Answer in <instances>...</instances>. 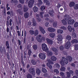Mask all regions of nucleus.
I'll return each mask as SVG.
<instances>
[{"label": "nucleus", "instance_id": "1", "mask_svg": "<svg viewBox=\"0 0 78 78\" xmlns=\"http://www.w3.org/2000/svg\"><path fill=\"white\" fill-rule=\"evenodd\" d=\"M42 49L43 51H48V48H47V46L46 44H43L42 45Z\"/></svg>", "mask_w": 78, "mask_h": 78}, {"label": "nucleus", "instance_id": "2", "mask_svg": "<svg viewBox=\"0 0 78 78\" xmlns=\"http://www.w3.org/2000/svg\"><path fill=\"white\" fill-rule=\"evenodd\" d=\"M71 46V43L70 42L68 41L67 42L65 45V48L66 49H69Z\"/></svg>", "mask_w": 78, "mask_h": 78}, {"label": "nucleus", "instance_id": "3", "mask_svg": "<svg viewBox=\"0 0 78 78\" xmlns=\"http://www.w3.org/2000/svg\"><path fill=\"white\" fill-rule=\"evenodd\" d=\"M34 0H30L28 2V5L30 8H31L33 6V5L34 4Z\"/></svg>", "mask_w": 78, "mask_h": 78}, {"label": "nucleus", "instance_id": "4", "mask_svg": "<svg viewBox=\"0 0 78 78\" xmlns=\"http://www.w3.org/2000/svg\"><path fill=\"white\" fill-rule=\"evenodd\" d=\"M34 68H30L28 71L30 73H31L33 76H34L35 75V72H34Z\"/></svg>", "mask_w": 78, "mask_h": 78}, {"label": "nucleus", "instance_id": "5", "mask_svg": "<svg viewBox=\"0 0 78 78\" xmlns=\"http://www.w3.org/2000/svg\"><path fill=\"white\" fill-rule=\"evenodd\" d=\"M12 19H10L9 20H9H7V22H6V26H7V27H8V26H9V25L11 27V26H12Z\"/></svg>", "mask_w": 78, "mask_h": 78}, {"label": "nucleus", "instance_id": "6", "mask_svg": "<svg viewBox=\"0 0 78 78\" xmlns=\"http://www.w3.org/2000/svg\"><path fill=\"white\" fill-rule=\"evenodd\" d=\"M38 56L40 58H41V59H44L45 58V55L44 54H39L38 55Z\"/></svg>", "mask_w": 78, "mask_h": 78}, {"label": "nucleus", "instance_id": "7", "mask_svg": "<svg viewBox=\"0 0 78 78\" xmlns=\"http://www.w3.org/2000/svg\"><path fill=\"white\" fill-rule=\"evenodd\" d=\"M75 23V20H70L68 21L69 25H73Z\"/></svg>", "mask_w": 78, "mask_h": 78}, {"label": "nucleus", "instance_id": "8", "mask_svg": "<svg viewBox=\"0 0 78 78\" xmlns=\"http://www.w3.org/2000/svg\"><path fill=\"white\" fill-rule=\"evenodd\" d=\"M62 61L64 62L66 64H68V61L64 57H63L62 58Z\"/></svg>", "mask_w": 78, "mask_h": 78}, {"label": "nucleus", "instance_id": "9", "mask_svg": "<svg viewBox=\"0 0 78 78\" xmlns=\"http://www.w3.org/2000/svg\"><path fill=\"white\" fill-rule=\"evenodd\" d=\"M58 38L57 40L58 41H62V36L61 35H58L57 36Z\"/></svg>", "mask_w": 78, "mask_h": 78}, {"label": "nucleus", "instance_id": "10", "mask_svg": "<svg viewBox=\"0 0 78 78\" xmlns=\"http://www.w3.org/2000/svg\"><path fill=\"white\" fill-rule=\"evenodd\" d=\"M64 19H65V20L67 21L68 20L70 19V16L69 15H65L64 16Z\"/></svg>", "mask_w": 78, "mask_h": 78}, {"label": "nucleus", "instance_id": "11", "mask_svg": "<svg viewBox=\"0 0 78 78\" xmlns=\"http://www.w3.org/2000/svg\"><path fill=\"white\" fill-rule=\"evenodd\" d=\"M51 48L52 51H54V52H55V53H57L58 51V49L56 48L52 47Z\"/></svg>", "mask_w": 78, "mask_h": 78}, {"label": "nucleus", "instance_id": "12", "mask_svg": "<svg viewBox=\"0 0 78 78\" xmlns=\"http://www.w3.org/2000/svg\"><path fill=\"white\" fill-rule=\"evenodd\" d=\"M48 30L49 31H50V32H54L55 31V30L54 28H52V27H49L48 28Z\"/></svg>", "mask_w": 78, "mask_h": 78}, {"label": "nucleus", "instance_id": "13", "mask_svg": "<svg viewBox=\"0 0 78 78\" xmlns=\"http://www.w3.org/2000/svg\"><path fill=\"white\" fill-rule=\"evenodd\" d=\"M39 28L42 33L43 34H45V30H44V28H42V27H40Z\"/></svg>", "mask_w": 78, "mask_h": 78}, {"label": "nucleus", "instance_id": "14", "mask_svg": "<svg viewBox=\"0 0 78 78\" xmlns=\"http://www.w3.org/2000/svg\"><path fill=\"white\" fill-rule=\"evenodd\" d=\"M53 13H54V12L53 10H50L49 12V14L50 16H51V17H53V16H54Z\"/></svg>", "mask_w": 78, "mask_h": 78}, {"label": "nucleus", "instance_id": "15", "mask_svg": "<svg viewBox=\"0 0 78 78\" xmlns=\"http://www.w3.org/2000/svg\"><path fill=\"white\" fill-rule=\"evenodd\" d=\"M46 41L49 44H51V45L53 44V41L51 39H50L48 38H47Z\"/></svg>", "mask_w": 78, "mask_h": 78}, {"label": "nucleus", "instance_id": "16", "mask_svg": "<svg viewBox=\"0 0 78 78\" xmlns=\"http://www.w3.org/2000/svg\"><path fill=\"white\" fill-rule=\"evenodd\" d=\"M23 9L24 11L25 12L28 11V8L27 5H24Z\"/></svg>", "mask_w": 78, "mask_h": 78}, {"label": "nucleus", "instance_id": "17", "mask_svg": "<svg viewBox=\"0 0 78 78\" xmlns=\"http://www.w3.org/2000/svg\"><path fill=\"white\" fill-rule=\"evenodd\" d=\"M34 11L35 12H37V11H38V8H37V7L36 6H34L33 8Z\"/></svg>", "mask_w": 78, "mask_h": 78}, {"label": "nucleus", "instance_id": "18", "mask_svg": "<svg viewBox=\"0 0 78 78\" xmlns=\"http://www.w3.org/2000/svg\"><path fill=\"white\" fill-rule=\"evenodd\" d=\"M6 46L7 47V48L9 49L10 48V46H9V44L8 43V41H6Z\"/></svg>", "mask_w": 78, "mask_h": 78}, {"label": "nucleus", "instance_id": "19", "mask_svg": "<svg viewBox=\"0 0 78 78\" xmlns=\"http://www.w3.org/2000/svg\"><path fill=\"white\" fill-rule=\"evenodd\" d=\"M49 36L53 38L55 36V34L54 33H51L49 34Z\"/></svg>", "mask_w": 78, "mask_h": 78}, {"label": "nucleus", "instance_id": "20", "mask_svg": "<svg viewBox=\"0 0 78 78\" xmlns=\"http://www.w3.org/2000/svg\"><path fill=\"white\" fill-rule=\"evenodd\" d=\"M32 23H33V26H36L37 25V23H36V21L34 20H32Z\"/></svg>", "mask_w": 78, "mask_h": 78}, {"label": "nucleus", "instance_id": "21", "mask_svg": "<svg viewBox=\"0 0 78 78\" xmlns=\"http://www.w3.org/2000/svg\"><path fill=\"white\" fill-rule=\"evenodd\" d=\"M51 61H56V58L54 56H52L51 58Z\"/></svg>", "mask_w": 78, "mask_h": 78}, {"label": "nucleus", "instance_id": "22", "mask_svg": "<svg viewBox=\"0 0 78 78\" xmlns=\"http://www.w3.org/2000/svg\"><path fill=\"white\" fill-rule=\"evenodd\" d=\"M31 63L33 64V65H36V61L34 59L31 60Z\"/></svg>", "mask_w": 78, "mask_h": 78}, {"label": "nucleus", "instance_id": "23", "mask_svg": "<svg viewBox=\"0 0 78 78\" xmlns=\"http://www.w3.org/2000/svg\"><path fill=\"white\" fill-rule=\"evenodd\" d=\"M66 39L68 41H70V40H71V36L69 35H67L66 37Z\"/></svg>", "mask_w": 78, "mask_h": 78}, {"label": "nucleus", "instance_id": "24", "mask_svg": "<svg viewBox=\"0 0 78 78\" xmlns=\"http://www.w3.org/2000/svg\"><path fill=\"white\" fill-rule=\"evenodd\" d=\"M46 65L47 66H48V67H49V68L50 69H52V66H51V65H50V63H46Z\"/></svg>", "mask_w": 78, "mask_h": 78}, {"label": "nucleus", "instance_id": "25", "mask_svg": "<svg viewBox=\"0 0 78 78\" xmlns=\"http://www.w3.org/2000/svg\"><path fill=\"white\" fill-rule=\"evenodd\" d=\"M74 5H75V2H72L69 3V6L72 7L74 6Z\"/></svg>", "mask_w": 78, "mask_h": 78}, {"label": "nucleus", "instance_id": "26", "mask_svg": "<svg viewBox=\"0 0 78 78\" xmlns=\"http://www.w3.org/2000/svg\"><path fill=\"white\" fill-rule=\"evenodd\" d=\"M29 32L30 34H31V35H33L34 34V33H35V31L34 30H30L29 31Z\"/></svg>", "mask_w": 78, "mask_h": 78}, {"label": "nucleus", "instance_id": "27", "mask_svg": "<svg viewBox=\"0 0 78 78\" xmlns=\"http://www.w3.org/2000/svg\"><path fill=\"white\" fill-rule=\"evenodd\" d=\"M78 40L77 39H74L73 40L71 41V43L74 44V43H78Z\"/></svg>", "mask_w": 78, "mask_h": 78}, {"label": "nucleus", "instance_id": "28", "mask_svg": "<svg viewBox=\"0 0 78 78\" xmlns=\"http://www.w3.org/2000/svg\"><path fill=\"white\" fill-rule=\"evenodd\" d=\"M57 25H58V23L56 22H54L53 23V26L54 28H56L57 27Z\"/></svg>", "mask_w": 78, "mask_h": 78}, {"label": "nucleus", "instance_id": "29", "mask_svg": "<svg viewBox=\"0 0 78 78\" xmlns=\"http://www.w3.org/2000/svg\"><path fill=\"white\" fill-rule=\"evenodd\" d=\"M33 48L34 50H36L37 49V46L36 44H34L33 46Z\"/></svg>", "mask_w": 78, "mask_h": 78}, {"label": "nucleus", "instance_id": "30", "mask_svg": "<svg viewBox=\"0 0 78 78\" xmlns=\"http://www.w3.org/2000/svg\"><path fill=\"white\" fill-rule=\"evenodd\" d=\"M67 59L69 61V62H71L72 60V58L70 56H68L67 57Z\"/></svg>", "mask_w": 78, "mask_h": 78}, {"label": "nucleus", "instance_id": "31", "mask_svg": "<svg viewBox=\"0 0 78 78\" xmlns=\"http://www.w3.org/2000/svg\"><path fill=\"white\" fill-rule=\"evenodd\" d=\"M24 16L25 18H28L29 17V13L26 12L25 13Z\"/></svg>", "mask_w": 78, "mask_h": 78}, {"label": "nucleus", "instance_id": "32", "mask_svg": "<svg viewBox=\"0 0 78 78\" xmlns=\"http://www.w3.org/2000/svg\"><path fill=\"white\" fill-rule=\"evenodd\" d=\"M17 12L18 13H19L20 15H22L23 14V13H22V12L21 11V10L20 9H18L17 10Z\"/></svg>", "mask_w": 78, "mask_h": 78}, {"label": "nucleus", "instance_id": "33", "mask_svg": "<svg viewBox=\"0 0 78 78\" xmlns=\"http://www.w3.org/2000/svg\"><path fill=\"white\" fill-rule=\"evenodd\" d=\"M42 71L43 73H47V69L43 67L42 68Z\"/></svg>", "mask_w": 78, "mask_h": 78}, {"label": "nucleus", "instance_id": "34", "mask_svg": "<svg viewBox=\"0 0 78 78\" xmlns=\"http://www.w3.org/2000/svg\"><path fill=\"white\" fill-rule=\"evenodd\" d=\"M53 55V53L51 51H48V55L49 56H51Z\"/></svg>", "mask_w": 78, "mask_h": 78}, {"label": "nucleus", "instance_id": "35", "mask_svg": "<svg viewBox=\"0 0 78 78\" xmlns=\"http://www.w3.org/2000/svg\"><path fill=\"white\" fill-rule=\"evenodd\" d=\"M36 73L37 74H40L41 73V70L39 69H36Z\"/></svg>", "mask_w": 78, "mask_h": 78}, {"label": "nucleus", "instance_id": "36", "mask_svg": "<svg viewBox=\"0 0 78 78\" xmlns=\"http://www.w3.org/2000/svg\"><path fill=\"white\" fill-rule=\"evenodd\" d=\"M63 33V30H62L59 29L57 30L58 33H60V34H62Z\"/></svg>", "mask_w": 78, "mask_h": 78}, {"label": "nucleus", "instance_id": "37", "mask_svg": "<svg viewBox=\"0 0 78 78\" xmlns=\"http://www.w3.org/2000/svg\"><path fill=\"white\" fill-rule=\"evenodd\" d=\"M74 9H78V4H75L74 6Z\"/></svg>", "mask_w": 78, "mask_h": 78}, {"label": "nucleus", "instance_id": "38", "mask_svg": "<svg viewBox=\"0 0 78 78\" xmlns=\"http://www.w3.org/2000/svg\"><path fill=\"white\" fill-rule=\"evenodd\" d=\"M68 29L69 31L71 32L72 30V28L70 26H68Z\"/></svg>", "mask_w": 78, "mask_h": 78}, {"label": "nucleus", "instance_id": "39", "mask_svg": "<svg viewBox=\"0 0 78 78\" xmlns=\"http://www.w3.org/2000/svg\"><path fill=\"white\" fill-rule=\"evenodd\" d=\"M11 2L12 3H15V5H16L15 3H17V0H11Z\"/></svg>", "mask_w": 78, "mask_h": 78}, {"label": "nucleus", "instance_id": "40", "mask_svg": "<svg viewBox=\"0 0 78 78\" xmlns=\"http://www.w3.org/2000/svg\"><path fill=\"white\" fill-rule=\"evenodd\" d=\"M66 77H68L69 78H70V76H71V74L69 73V72H66Z\"/></svg>", "mask_w": 78, "mask_h": 78}, {"label": "nucleus", "instance_id": "41", "mask_svg": "<svg viewBox=\"0 0 78 78\" xmlns=\"http://www.w3.org/2000/svg\"><path fill=\"white\" fill-rule=\"evenodd\" d=\"M27 78H32V75L30 74H28L27 75Z\"/></svg>", "mask_w": 78, "mask_h": 78}, {"label": "nucleus", "instance_id": "42", "mask_svg": "<svg viewBox=\"0 0 78 78\" xmlns=\"http://www.w3.org/2000/svg\"><path fill=\"white\" fill-rule=\"evenodd\" d=\"M62 23L63 24V25H67V22L66 21H65L64 20H62Z\"/></svg>", "mask_w": 78, "mask_h": 78}, {"label": "nucleus", "instance_id": "43", "mask_svg": "<svg viewBox=\"0 0 78 78\" xmlns=\"http://www.w3.org/2000/svg\"><path fill=\"white\" fill-rule=\"evenodd\" d=\"M54 73H56V74H58V73H59V71L58 70L55 69L54 70Z\"/></svg>", "mask_w": 78, "mask_h": 78}, {"label": "nucleus", "instance_id": "44", "mask_svg": "<svg viewBox=\"0 0 78 78\" xmlns=\"http://www.w3.org/2000/svg\"><path fill=\"white\" fill-rule=\"evenodd\" d=\"M62 66H64L65 65V63H64V62L62 61V60H61L60 62Z\"/></svg>", "mask_w": 78, "mask_h": 78}, {"label": "nucleus", "instance_id": "45", "mask_svg": "<svg viewBox=\"0 0 78 78\" xmlns=\"http://www.w3.org/2000/svg\"><path fill=\"white\" fill-rule=\"evenodd\" d=\"M65 70L66 69H65V67H64L63 66H62V67L60 68V70H61V71H62L63 72L65 71Z\"/></svg>", "mask_w": 78, "mask_h": 78}, {"label": "nucleus", "instance_id": "46", "mask_svg": "<svg viewBox=\"0 0 78 78\" xmlns=\"http://www.w3.org/2000/svg\"><path fill=\"white\" fill-rule=\"evenodd\" d=\"M75 47V49L76 50H78V44H76L74 46Z\"/></svg>", "mask_w": 78, "mask_h": 78}, {"label": "nucleus", "instance_id": "47", "mask_svg": "<svg viewBox=\"0 0 78 78\" xmlns=\"http://www.w3.org/2000/svg\"><path fill=\"white\" fill-rule=\"evenodd\" d=\"M6 8L7 9V11H8V10H9L10 9V7H8V6H9V4L8 3H7L6 5Z\"/></svg>", "mask_w": 78, "mask_h": 78}, {"label": "nucleus", "instance_id": "48", "mask_svg": "<svg viewBox=\"0 0 78 78\" xmlns=\"http://www.w3.org/2000/svg\"><path fill=\"white\" fill-rule=\"evenodd\" d=\"M72 36L73 37L75 38V37H76V34L75 33H73L72 34Z\"/></svg>", "mask_w": 78, "mask_h": 78}, {"label": "nucleus", "instance_id": "49", "mask_svg": "<svg viewBox=\"0 0 78 78\" xmlns=\"http://www.w3.org/2000/svg\"><path fill=\"white\" fill-rule=\"evenodd\" d=\"M38 33H39L38 32V30H35V33H34L35 36H37V35L38 34Z\"/></svg>", "mask_w": 78, "mask_h": 78}, {"label": "nucleus", "instance_id": "50", "mask_svg": "<svg viewBox=\"0 0 78 78\" xmlns=\"http://www.w3.org/2000/svg\"><path fill=\"white\" fill-rule=\"evenodd\" d=\"M32 53V51H31V49L28 50V55L29 56L31 55V54Z\"/></svg>", "mask_w": 78, "mask_h": 78}, {"label": "nucleus", "instance_id": "51", "mask_svg": "<svg viewBox=\"0 0 78 78\" xmlns=\"http://www.w3.org/2000/svg\"><path fill=\"white\" fill-rule=\"evenodd\" d=\"M44 13V12H40V15L42 18L43 17V16L42 15Z\"/></svg>", "mask_w": 78, "mask_h": 78}, {"label": "nucleus", "instance_id": "52", "mask_svg": "<svg viewBox=\"0 0 78 78\" xmlns=\"http://www.w3.org/2000/svg\"><path fill=\"white\" fill-rule=\"evenodd\" d=\"M38 2L39 3H38V5H42V3H43V2H42L41 0H38Z\"/></svg>", "mask_w": 78, "mask_h": 78}, {"label": "nucleus", "instance_id": "53", "mask_svg": "<svg viewBox=\"0 0 78 78\" xmlns=\"http://www.w3.org/2000/svg\"><path fill=\"white\" fill-rule=\"evenodd\" d=\"M55 66L56 67L58 68V69L60 67V66H59V65L58 63H56L55 64Z\"/></svg>", "mask_w": 78, "mask_h": 78}, {"label": "nucleus", "instance_id": "54", "mask_svg": "<svg viewBox=\"0 0 78 78\" xmlns=\"http://www.w3.org/2000/svg\"><path fill=\"white\" fill-rule=\"evenodd\" d=\"M45 9V6H41V11H44V9Z\"/></svg>", "mask_w": 78, "mask_h": 78}, {"label": "nucleus", "instance_id": "55", "mask_svg": "<svg viewBox=\"0 0 78 78\" xmlns=\"http://www.w3.org/2000/svg\"><path fill=\"white\" fill-rule=\"evenodd\" d=\"M78 26V23L77 22H76L74 24V27L76 28Z\"/></svg>", "mask_w": 78, "mask_h": 78}, {"label": "nucleus", "instance_id": "56", "mask_svg": "<svg viewBox=\"0 0 78 78\" xmlns=\"http://www.w3.org/2000/svg\"><path fill=\"white\" fill-rule=\"evenodd\" d=\"M41 37H42V36H41V35H37L36 37V39H40Z\"/></svg>", "mask_w": 78, "mask_h": 78}, {"label": "nucleus", "instance_id": "57", "mask_svg": "<svg viewBox=\"0 0 78 78\" xmlns=\"http://www.w3.org/2000/svg\"><path fill=\"white\" fill-rule=\"evenodd\" d=\"M59 48L60 50H63L64 48L63 46H61Z\"/></svg>", "mask_w": 78, "mask_h": 78}, {"label": "nucleus", "instance_id": "58", "mask_svg": "<svg viewBox=\"0 0 78 78\" xmlns=\"http://www.w3.org/2000/svg\"><path fill=\"white\" fill-rule=\"evenodd\" d=\"M27 49L28 50H31V46L29 45H27Z\"/></svg>", "mask_w": 78, "mask_h": 78}, {"label": "nucleus", "instance_id": "59", "mask_svg": "<svg viewBox=\"0 0 78 78\" xmlns=\"http://www.w3.org/2000/svg\"><path fill=\"white\" fill-rule=\"evenodd\" d=\"M60 29H63L64 30H66V28L64 26H62L60 28Z\"/></svg>", "mask_w": 78, "mask_h": 78}, {"label": "nucleus", "instance_id": "60", "mask_svg": "<svg viewBox=\"0 0 78 78\" xmlns=\"http://www.w3.org/2000/svg\"><path fill=\"white\" fill-rule=\"evenodd\" d=\"M73 71L72 70H70L69 71V73L71 75L72 74H73L74 73Z\"/></svg>", "mask_w": 78, "mask_h": 78}, {"label": "nucleus", "instance_id": "61", "mask_svg": "<svg viewBox=\"0 0 78 78\" xmlns=\"http://www.w3.org/2000/svg\"><path fill=\"white\" fill-rule=\"evenodd\" d=\"M75 73L76 75H77V76H78V70H76L75 71Z\"/></svg>", "mask_w": 78, "mask_h": 78}, {"label": "nucleus", "instance_id": "62", "mask_svg": "<svg viewBox=\"0 0 78 78\" xmlns=\"http://www.w3.org/2000/svg\"><path fill=\"white\" fill-rule=\"evenodd\" d=\"M20 2L22 4L24 3V0H20Z\"/></svg>", "mask_w": 78, "mask_h": 78}, {"label": "nucleus", "instance_id": "63", "mask_svg": "<svg viewBox=\"0 0 78 78\" xmlns=\"http://www.w3.org/2000/svg\"><path fill=\"white\" fill-rule=\"evenodd\" d=\"M61 4H58L57 6V8H60V7H61Z\"/></svg>", "mask_w": 78, "mask_h": 78}, {"label": "nucleus", "instance_id": "64", "mask_svg": "<svg viewBox=\"0 0 78 78\" xmlns=\"http://www.w3.org/2000/svg\"><path fill=\"white\" fill-rule=\"evenodd\" d=\"M37 40L38 42H42L41 39L40 38L39 39H37Z\"/></svg>", "mask_w": 78, "mask_h": 78}]
</instances>
